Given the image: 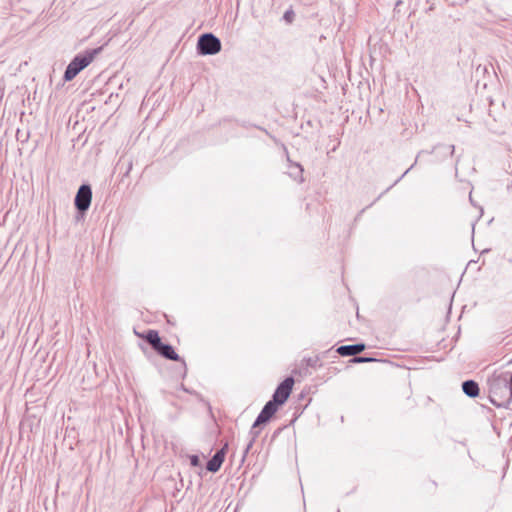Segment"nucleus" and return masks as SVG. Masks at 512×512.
Returning <instances> with one entry per match:
<instances>
[{
  "instance_id": "obj_1",
  "label": "nucleus",
  "mask_w": 512,
  "mask_h": 512,
  "mask_svg": "<svg viewBox=\"0 0 512 512\" xmlns=\"http://www.w3.org/2000/svg\"><path fill=\"white\" fill-rule=\"evenodd\" d=\"M488 384L490 402L496 407H507L512 400V374L495 375Z\"/></svg>"
},
{
  "instance_id": "obj_2",
  "label": "nucleus",
  "mask_w": 512,
  "mask_h": 512,
  "mask_svg": "<svg viewBox=\"0 0 512 512\" xmlns=\"http://www.w3.org/2000/svg\"><path fill=\"white\" fill-rule=\"evenodd\" d=\"M102 47L86 50L77 54L66 67L64 72V80H73L83 69H85L101 52Z\"/></svg>"
},
{
  "instance_id": "obj_3",
  "label": "nucleus",
  "mask_w": 512,
  "mask_h": 512,
  "mask_svg": "<svg viewBox=\"0 0 512 512\" xmlns=\"http://www.w3.org/2000/svg\"><path fill=\"white\" fill-rule=\"evenodd\" d=\"M144 338L151 345L153 350H155L159 355L168 360L181 361L185 366V361L180 358V356L175 352L174 348L170 344H165L161 341V338L159 337V334L156 330L147 331Z\"/></svg>"
},
{
  "instance_id": "obj_4",
  "label": "nucleus",
  "mask_w": 512,
  "mask_h": 512,
  "mask_svg": "<svg viewBox=\"0 0 512 512\" xmlns=\"http://www.w3.org/2000/svg\"><path fill=\"white\" fill-rule=\"evenodd\" d=\"M278 404H276L274 401L270 400L268 401L265 406L263 407V409L261 410L260 414L258 415V417L256 418L252 428H251V431H250V434L252 435V439L250 440V442L248 443L246 449H245V453H248V451L250 450V448L252 447L255 439L258 437L259 435V431L256 430V428L258 426H260L261 424H265L267 423L271 418L272 416L277 412L278 410Z\"/></svg>"
},
{
  "instance_id": "obj_5",
  "label": "nucleus",
  "mask_w": 512,
  "mask_h": 512,
  "mask_svg": "<svg viewBox=\"0 0 512 512\" xmlns=\"http://www.w3.org/2000/svg\"><path fill=\"white\" fill-rule=\"evenodd\" d=\"M221 50V41L212 33L202 34L198 38L197 51L200 55H215Z\"/></svg>"
},
{
  "instance_id": "obj_6",
  "label": "nucleus",
  "mask_w": 512,
  "mask_h": 512,
  "mask_svg": "<svg viewBox=\"0 0 512 512\" xmlns=\"http://www.w3.org/2000/svg\"><path fill=\"white\" fill-rule=\"evenodd\" d=\"M293 385L294 379L292 377H287L278 385L271 400L279 406L284 404L291 394Z\"/></svg>"
},
{
  "instance_id": "obj_7",
  "label": "nucleus",
  "mask_w": 512,
  "mask_h": 512,
  "mask_svg": "<svg viewBox=\"0 0 512 512\" xmlns=\"http://www.w3.org/2000/svg\"><path fill=\"white\" fill-rule=\"evenodd\" d=\"M92 199V190L91 187L87 184H83L79 187L76 197H75V206L80 212H85L88 210L91 204Z\"/></svg>"
},
{
  "instance_id": "obj_8",
  "label": "nucleus",
  "mask_w": 512,
  "mask_h": 512,
  "mask_svg": "<svg viewBox=\"0 0 512 512\" xmlns=\"http://www.w3.org/2000/svg\"><path fill=\"white\" fill-rule=\"evenodd\" d=\"M225 457V448H222L221 450L217 451L213 457L207 462L206 469L210 472H217L224 461Z\"/></svg>"
},
{
  "instance_id": "obj_9",
  "label": "nucleus",
  "mask_w": 512,
  "mask_h": 512,
  "mask_svg": "<svg viewBox=\"0 0 512 512\" xmlns=\"http://www.w3.org/2000/svg\"><path fill=\"white\" fill-rule=\"evenodd\" d=\"M365 349V345L362 343L351 344V345H342L337 348V352L341 356H357Z\"/></svg>"
},
{
  "instance_id": "obj_10",
  "label": "nucleus",
  "mask_w": 512,
  "mask_h": 512,
  "mask_svg": "<svg viewBox=\"0 0 512 512\" xmlns=\"http://www.w3.org/2000/svg\"><path fill=\"white\" fill-rule=\"evenodd\" d=\"M464 394L470 398H476L479 395V385L474 380H466L462 383Z\"/></svg>"
},
{
  "instance_id": "obj_11",
  "label": "nucleus",
  "mask_w": 512,
  "mask_h": 512,
  "mask_svg": "<svg viewBox=\"0 0 512 512\" xmlns=\"http://www.w3.org/2000/svg\"><path fill=\"white\" fill-rule=\"evenodd\" d=\"M294 168H295V170H293V172H291V175L295 179H299V181L302 182L303 181V178H302L303 168L299 164H295Z\"/></svg>"
},
{
  "instance_id": "obj_12",
  "label": "nucleus",
  "mask_w": 512,
  "mask_h": 512,
  "mask_svg": "<svg viewBox=\"0 0 512 512\" xmlns=\"http://www.w3.org/2000/svg\"><path fill=\"white\" fill-rule=\"evenodd\" d=\"M375 359L369 358V357H362V356H356L352 359V362L354 363H366L374 361Z\"/></svg>"
},
{
  "instance_id": "obj_13",
  "label": "nucleus",
  "mask_w": 512,
  "mask_h": 512,
  "mask_svg": "<svg viewBox=\"0 0 512 512\" xmlns=\"http://www.w3.org/2000/svg\"><path fill=\"white\" fill-rule=\"evenodd\" d=\"M189 459H190V464L192 466L197 467V466L200 465V459H199V457L197 455H191L189 457Z\"/></svg>"
},
{
  "instance_id": "obj_14",
  "label": "nucleus",
  "mask_w": 512,
  "mask_h": 512,
  "mask_svg": "<svg viewBox=\"0 0 512 512\" xmlns=\"http://www.w3.org/2000/svg\"><path fill=\"white\" fill-rule=\"evenodd\" d=\"M293 16H294V14H293V12H292V11H287V12H285V14H284V18H285L288 22H291V21H292Z\"/></svg>"
},
{
  "instance_id": "obj_15",
  "label": "nucleus",
  "mask_w": 512,
  "mask_h": 512,
  "mask_svg": "<svg viewBox=\"0 0 512 512\" xmlns=\"http://www.w3.org/2000/svg\"><path fill=\"white\" fill-rule=\"evenodd\" d=\"M448 150H449L450 155H452L454 153V146L453 145L449 146Z\"/></svg>"
}]
</instances>
